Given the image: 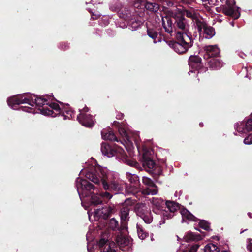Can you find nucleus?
<instances>
[{"label":"nucleus","instance_id":"nucleus-1","mask_svg":"<svg viewBox=\"0 0 252 252\" xmlns=\"http://www.w3.org/2000/svg\"><path fill=\"white\" fill-rule=\"evenodd\" d=\"M85 177L97 186L95 187L86 179L77 178L76 187L79 195L81 193L84 197L90 196V202L94 205L102 203L100 196L110 199L113 193L117 194L123 190V186L109 177L106 171L100 168H91L86 172Z\"/></svg>","mask_w":252,"mask_h":252},{"label":"nucleus","instance_id":"nucleus-2","mask_svg":"<svg viewBox=\"0 0 252 252\" xmlns=\"http://www.w3.org/2000/svg\"><path fill=\"white\" fill-rule=\"evenodd\" d=\"M162 25L165 32L171 35L174 32L176 34L177 32L189 33L188 20L182 12L172 13L170 15L162 17Z\"/></svg>","mask_w":252,"mask_h":252},{"label":"nucleus","instance_id":"nucleus-3","mask_svg":"<svg viewBox=\"0 0 252 252\" xmlns=\"http://www.w3.org/2000/svg\"><path fill=\"white\" fill-rule=\"evenodd\" d=\"M33 96L35 97V99H33V95L30 93L19 94L8 98L7 103L14 109H15V107L23 103H27L31 106L36 105L39 107V109L46 107L45 105H48V99L44 96H37L35 95Z\"/></svg>","mask_w":252,"mask_h":252},{"label":"nucleus","instance_id":"nucleus-4","mask_svg":"<svg viewBox=\"0 0 252 252\" xmlns=\"http://www.w3.org/2000/svg\"><path fill=\"white\" fill-rule=\"evenodd\" d=\"M193 44V40L190 33L177 32L176 40L169 42V45L176 53L182 54L186 53Z\"/></svg>","mask_w":252,"mask_h":252},{"label":"nucleus","instance_id":"nucleus-5","mask_svg":"<svg viewBox=\"0 0 252 252\" xmlns=\"http://www.w3.org/2000/svg\"><path fill=\"white\" fill-rule=\"evenodd\" d=\"M215 2L217 5L221 4L222 13L225 15L234 19H237L240 17L239 7L236 6L234 0H215Z\"/></svg>","mask_w":252,"mask_h":252},{"label":"nucleus","instance_id":"nucleus-6","mask_svg":"<svg viewBox=\"0 0 252 252\" xmlns=\"http://www.w3.org/2000/svg\"><path fill=\"white\" fill-rule=\"evenodd\" d=\"M150 152L145 151L142 156L141 162L145 169H151L153 173L158 175L161 174L162 170L160 167L157 166L154 161L152 159Z\"/></svg>","mask_w":252,"mask_h":252},{"label":"nucleus","instance_id":"nucleus-7","mask_svg":"<svg viewBox=\"0 0 252 252\" xmlns=\"http://www.w3.org/2000/svg\"><path fill=\"white\" fill-rule=\"evenodd\" d=\"M101 151L103 155L108 157L123 156L124 153V150L122 148L115 144L110 145L106 142L102 143Z\"/></svg>","mask_w":252,"mask_h":252},{"label":"nucleus","instance_id":"nucleus-8","mask_svg":"<svg viewBox=\"0 0 252 252\" xmlns=\"http://www.w3.org/2000/svg\"><path fill=\"white\" fill-rule=\"evenodd\" d=\"M142 182L146 186L142 190L141 192L143 194L154 195L158 193V187L151 179L147 177H143Z\"/></svg>","mask_w":252,"mask_h":252},{"label":"nucleus","instance_id":"nucleus-9","mask_svg":"<svg viewBox=\"0 0 252 252\" xmlns=\"http://www.w3.org/2000/svg\"><path fill=\"white\" fill-rule=\"evenodd\" d=\"M115 240L117 246L123 251L129 249L132 241V239L129 236L123 234L118 235Z\"/></svg>","mask_w":252,"mask_h":252},{"label":"nucleus","instance_id":"nucleus-10","mask_svg":"<svg viewBox=\"0 0 252 252\" xmlns=\"http://www.w3.org/2000/svg\"><path fill=\"white\" fill-rule=\"evenodd\" d=\"M166 208L168 210H165L163 213L164 218L167 219L172 218L174 216V213L180 208L179 204L173 201H166Z\"/></svg>","mask_w":252,"mask_h":252},{"label":"nucleus","instance_id":"nucleus-11","mask_svg":"<svg viewBox=\"0 0 252 252\" xmlns=\"http://www.w3.org/2000/svg\"><path fill=\"white\" fill-rule=\"evenodd\" d=\"M204 51V58L209 60L212 58H216L219 56L220 50L217 45H208L203 47Z\"/></svg>","mask_w":252,"mask_h":252},{"label":"nucleus","instance_id":"nucleus-12","mask_svg":"<svg viewBox=\"0 0 252 252\" xmlns=\"http://www.w3.org/2000/svg\"><path fill=\"white\" fill-rule=\"evenodd\" d=\"M77 120L82 126L91 128L94 125L93 116L91 114L81 113L77 116Z\"/></svg>","mask_w":252,"mask_h":252},{"label":"nucleus","instance_id":"nucleus-13","mask_svg":"<svg viewBox=\"0 0 252 252\" xmlns=\"http://www.w3.org/2000/svg\"><path fill=\"white\" fill-rule=\"evenodd\" d=\"M48 107L56 111V114H61V116L63 117V119L64 120L69 119V117H71L72 112L70 110L65 108L63 109H61L58 103L53 102L51 103L50 104H48Z\"/></svg>","mask_w":252,"mask_h":252},{"label":"nucleus","instance_id":"nucleus-14","mask_svg":"<svg viewBox=\"0 0 252 252\" xmlns=\"http://www.w3.org/2000/svg\"><path fill=\"white\" fill-rule=\"evenodd\" d=\"M236 128L239 133H246L252 131V118L245 119L236 126Z\"/></svg>","mask_w":252,"mask_h":252},{"label":"nucleus","instance_id":"nucleus-15","mask_svg":"<svg viewBox=\"0 0 252 252\" xmlns=\"http://www.w3.org/2000/svg\"><path fill=\"white\" fill-rule=\"evenodd\" d=\"M153 205V211L156 214H159L161 212L162 214L166 209V202L163 199L159 198H153L152 200Z\"/></svg>","mask_w":252,"mask_h":252},{"label":"nucleus","instance_id":"nucleus-16","mask_svg":"<svg viewBox=\"0 0 252 252\" xmlns=\"http://www.w3.org/2000/svg\"><path fill=\"white\" fill-rule=\"evenodd\" d=\"M188 63L192 69L199 70L203 66L201 58L197 55H191L188 60Z\"/></svg>","mask_w":252,"mask_h":252},{"label":"nucleus","instance_id":"nucleus-17","mask_svg":"<svg viewBox=\"0 0 252 252\" xmlns=\"http://www.w3.org/2000/svg\"><path fill=\"white\" fill-rule=\"evenodd\" d=\"M136 14L135 10L133 7H125L118 12V15L120 18L124 19L126 21L130 19Z\"/></svg>","mask_w":252,"mask_h":252},{"label":"nucleus","instance_id":"nucleus-18","mask_svg":"<svg viewBox=\"0 0 252 252\" xmlns=\"http://www.w3.org/2000/svg\"><path fill=\"white\" fill-rule=\"evenodd\" d=\"M98 244L100 250L103 252H116V251L113 249L114 246L116 245L114 242L108 243V240L101 238Z\"/></svg>","mask_w":252,"mask_h":252},{"label":"nucleus","instance_id":"nucleus-19","mask_svg":"<svg viewBox=\"0 0 252 252\" xmlns=\"http://www.w3.org/2000/svg\"><path fill=\"white\" fill-rule=\"evenodd\" d=\"M102 138L105 140L114 141L117 142H120L121 143L123 142L116 136L113 131L110 128L104 129L101 132Z\"/></svg>","mask_w":252,"mask_h":252},{"label":"nucleus","instance_id":"nucleus-20","mask_svg":"<svg viewBox=\"0 0 252 252\" xmlns=\"http://www.w3.org/2000/svg\"><path fill=\"white\" fill-rule=\"evenodd\" d=\"M126 177L135 191H137V189H140L141 184L139 178L137 175L127 172L126 173Z\"/></svg>","mask_w":252,"mask_h":252},{"label":"nucleus","instance_id":"nucleus-21","mask_svg":"<svg viewBox=\"0 0 252 252\" xmlns=\"http://www.w3.org/2000/svg\"><path fill=\"white\" fill-rule=\"evenodd\" d=\"M114 212V209L113 207L105 206L101 210L98 211V214L102 218L106 220L111 217Z\"/></svg>","mask_w":252,"mask_h":252},{"label":"nucleus","instance_id":"nucleus-22","mask_svg":"<svg viewBox=\"0 0 252 252\" xmlns=\"http://www.w3.org/2000/svg\"><path fill=\"white\" fill-rule=\"evenodd\" d=\"M180 213L182 215L183 220L186 219L189 221L197 222L199 220V219L197 218L185 208H183L180 210Z\"/></svg>","mask_w":252,"mask_h":252},{"label":"nucleus","instance_id":"nucleus-23","mask_svg":"<svg viewBox=\"0 0 252 252\" xmlns=\"http://www.w3.org/2000/svg\"><path fill=\"white\" fill-rule=\"evenodd\" d=\"M139 19L137 14H135L134 16L127 21L128 26L131 28L132 30H137L142 24L143 22Z\"/></svg>","mask_w":252,"mask_h":252},{"label":"nucleus","instance_id":"nucleus-24","mask_svg":"<svg viewBox=\"0 0 252 252\" xmlns=\"http://www.w3.org/2000/svg\"><path fill=\"white\" fill-rule=\"evenodd\" d=\"M183 239L186 242L191 241H199L201 240L202 238L199 234H196L191 231H189L184 235Z\"/></svg>","mask_w":252,"mask_h":252},{"label":"nucleus","instance_id":"nucleus-25","mask_svg":"<svg viewBox=\"0 0 252 252\" xmlns=\"http://www.w3.org/2000/svg\"><path fill=\"white\" fill-rule=\"evenodd\" d=\"M134 210L137 215L140 217L144 215L146 213V211H148L145 204L142 203H136L134 207Z\"/></svg>","mask_w":252,"mask_h":252},{"label":"nucleus","instance_id":"nucleus-26","mask_svg":"<svg viewBox=\"0 0 252 252\" xmlns=\"http://www.w3.org/2000/svg\"><path fill=\"white\" fill-rule=\"evenodd\" d=\"M208 61V65L209 67L213 69H218L221 67V64L220 61L216 58H212Z\"/></svg>","mask_w":252,"mask_h":252},{"label":"nucleus","instance_id":"nucleus-27","mask_svg":"<svg viewBox=\"0 0 252 252\" xmlns=\"http://www.w3.org/2000/svg\"><path fill=\"white\" fill-rule=\"evenodd\" d=\"M39 110L42 114L51 116L52 117H56L58 115H61L60 114H56V111L49 107L48 106H46V107H43L42 108L39 109Z\"/></svg>","mask_w":252,"mask_h":252},{"label":"nucleus","instance_id":"nucleus-28","mask_svg":"<svg viewBox=\"0 0 252 252\" xmlns=\"http://www.w3.org/2000/svg\"><path fill=\"white\" fill-rule=\"evenodd\" d=\"M130 209L127 206H125L120 210V217L122 221H126L129 220V212Z\"/></svg>","mask_w":252,"mask_h":252},{"label":"nucleus","instance_id":"nucleus-29","mask_svg":"<svg viewBox=\"0 0 252 252\" xmlns=\"http://www.w3.org/2000/svg\"><path fill=\"white\" fill-rule=\"evenodd\" d=\"M145 8L151 12H156L158 10L159 6L158 4L155 2L147 1L145 3Z\"/></svg>","mask_w":252,"mask_h":252},{"label":"nucleus","instance_id":"nucleus-30","mask_svg":"<svg viewBox=\"0 0 252 252\" xmlns=\"http://www.w3.org/2000/svg\"><path fill=\"white\" fill-rule=\"evenodd\" d=\"M203 33L205 35V37L210 38L212 37L215 34V29L211 26H207L206 27Z\"/></svg>","mask_w":252,"mask_h":252},{"label":"nucleus","instance_id":"nucleus-31","mask_svg":"<svg viewBox=\"0 0 252 252\" xmlns=\"http://www.w3.org/2000/svg\"><path fill=\"white\" fill-rule=\"evenodd\" d=\"M147 34L149 37L151 38L155 41L157 38L158 33L156 28L147 27Z\"/></svg>","mask_w":252,"mask_h":252},{"label":"nucleus","instance_id":"nucleus-32","mask_svg":"<svg viewBox=\"0 0 252 252\" xmlns=\"http://www.w3.org/2000/svg\"><path fill=\"white\" fill-rule=\"evenodd\" d=\"M137 231L139 238L141 240H144L149 236V233L140 225H137Z\"/></svg>","mask_w":252,"mask_h":252},{"label":"nucleus","instance_id":"nucleus-33","mask_svg":"<svg viewBox=\"0 0 252 252\" xmlns=\"http://www.w3.org/2000/svg\"><path fill=\"white\" fill-rule=\"evenodd\" d=\"M199 220L198 225L199 227L207 231L212 230L210 228V224L207 221L204 220Z\"/></svg>","mask_w":252,"mask_h":252},{"label":"nucleus","instance_id":"nucleus-34","mask_svg":"<svg viewBox=\"0 0 252 252\" xmlns=\"http://www.w3.org/2000/svg\"><path fill=\"white\" fill-rule=\"evenodd\" d=\"M204 251L205 252H220L218 247L213 244H207L205 247Z\"/></svg>","mask_w":252,"mask_h":252},{"label":"nucleus","instance_id":"nucleus-35","mask_svg":"<svg viewBox=\"0 0 252 252\" xmlns=\"http://www.w3.org/2000/svg\"><path fill=\"white\" fill-rule=\"evenodd\" d=\"M196 24L198 31L200 33L203 32L206 27L207 26V24L206 22L204 21H201L198 19L196 20Z\"/></svg>","mask_w":252,"mask_h":252},{"label":"nucleus","instance_id":"nucleus-36","mask_svg":"<svg viewBox=\"0 0 252 252\" xmlns=\"http://www.w3.org/2000/svg\"><path fill=\"white\" fill-rule=\"evenodd\" d=\"M145 222L146 223H150L153 220V217L151 216L150 211H146V213L141 217Z\"/></svg>","mask_w":252,"mask_h":252},{"label":"nucleus","instance_id":"nucleus-37","mask_svg":"<svg viewBox=\"0 0 252 252\" xmlns=\"http://www.w3.org/2000/svg\"><path fill=\"white\" fill-rule=\"evenodd\" d=\"M109 226L113 230L118 229L119 223L114 218L111 219L109 221Z\"/></svg>","mask_w":252,"mask_h":252},{"label":"nucleus","instance_id":"nucleus-38","mask_svg":"<svg viewBox=\"0 0 252 252\" xmlns=\"http://www.w3.org/2000/svg\"><path fill=\"white\" fill-rule=\"evenodd\" d=\"M126 163L127 165L138 168L140 167L139 163L133 159H128L126 160Z\"/></svg>","mask_w":252,"mask_h":252},{"label":"nucleus","instance_id":"nucleus-39","mask_svg":"<svg viewBox=\"0 0 252 252\" xmlns=\"http://www.w3.org/2000/svg\"><path fill=\"white\" fill-rule=\"evenodd\" d=\"M181 12L184 14V17L186 16L187 17L190 18L192 19H195L196 18L195 15L189 10H185L183 12Z\"/></svg>","mask_w":252,"mask_h":252},{"label":"nucleus","instance_id":"nucleus-40","mask_svg":"<svg viewBox=\"0 0 252 252\" xmlns=\"http://www.w3.org/2000/svg\"><path fill=\"white\" fill-rule=\"evenodd\" d=\"M110 9L112 11H117L118 12L121 9V4L120 2H117L116 3V5H111L110 6Z\"/></svg>","mask_w":252,"mask_h":252},{"label":"nucleus","instance_id":"nucleus-41","mask_svg":"<svg viewBox=\"0 0 252 252\" xmlns=\"http://www.w3.org/2000/svg\"><path fill=\"white\" fill-rule=\"evenodd\" d=\"M244 143L247 145L252 144V133L249 134L244 139Z\"/></svg>","mask_w":252,"mask_h":252},{"label":"nucleus","instance_id":"nucleus-42","mask_svg":"<svg viewBox=\"0 0 252 252\" xmlns=\"http://www.w3.org/2000/svg\"><path fill=\"white\" fill-rule=\"evenodd\" d=\"M118 131L121 136L123 137H126L127 136L126 131V129L122 127V125L118 127Z\"/></svg>","mask_w":252,"mask_h":252},{"label":"nucleus","instance_id":"nucleus-43","mask_svg":"<svg viewBox=\"0 0 252 252\" xmlns=\"http://www.w3.org/2000/svg\"><path fill=\"white\" fill-rule=\"evenodd\" d=\"M135 202L136 200L135 199H132L129 198L125 200V204L128 207V206H132L134 205Z\"/></svg>","mask_w":252,"mask_h":252},{"label":"nucleus","instance_id":"nucleus-44","mask_svg":"<svg viewBox=\"0 0 252 252\" xmlns=\"http://www.w3.org/2000/svg\"><path fill=\"white\" fill-rule=\"evenodd\" d=\"M60 48L63 50H66L69 49V46L68 43L65 42H61L60 44Z\"/></svg>","mask_w":252,"mask_h":252},{"label":"nucleus","instance_id":"nucleus-45","mask_svg":"<svg viewBox=\"0 0 252 252\" xmlns=\"http://www.w3.org/2000/svg\"><path fill=\"white\" fill-rule=\"evenodd\" d=\"M21 109L22 110L28 112H31L32 110V108L29 107H21Z\"/></svg>","mask_w":252,"mask_h":252},{"label":"nucleus","instance_id":"nucleus-46","mask_svg":"<svg viewBox=\"0 0 252 252\" xmlns=\"http://www.w3.org/2000/svg\"><path fill=\"white\" fill-rule=\"evenodd\" d=\"M199 246L198 245L193 246L188 252H196Z\"/></svg>","mask_w":252,"mask_h":252},{"label":"nucleus","instance_id":"nucleus-47","mask_svg":"<svg viewBox=\"0 0 252 252\" xmlns=\"http://www.w3.org/2000/svg\"><path fill=\"white\" fill-rule=\"evenodd\" d=\"M113 126H115L118 128L120 126H121V125L119 122L114 121L113 123Z\"/></svg>","mask_w":252,"mask_h":252},{"label":"nucleus","instance_id":"nucleus-48","mask_svg":"<svg viewBox=\"0 0 252 252\" xmlns=\"http://www.w3.org/2000/svg\"><path fill=\"white\" fill-rule=\"evenodd\" d=\"M250 242V244L248 245V246H247V248L248 249V250H249L250 251H252V243L251 242V241H252V239H248Z\"/></svg>","mask_w":252,"mask_h":252},{"label":"nucleus","instance_id":"nucleus-49","mask_svg":"<svg viewBox=\"0 0 252 252\" xmlns=\"http://www.w3.org/2000/svg\"><path fill=\"white\" fill-rule=\"evenodd\" d=\"M116 118L117 119H122L123 118V114L122 113H120L117 115Z\"/></svg>","mask_w":252,"mask_h":252},{"label":"nucleus","instance_id":"nucleus-50","mask_svg":"<svg viewBox=\"0 0 252 252\" xmlns=\"http://www.w3.org/2000/svg\"><path fill=\"white\" fill-rule=\"evenodd\" d=\"M100 16V15H94L93 14H92V17L93 19H96L98 18Z\"/></svg>","mask_w":252,"mask_h":252},{"label":"nucleus","instance_id":"nucleus-51","mask_svg":"<svg viewBox=\"0 0 252 252\" xmlns=\"http://www.w3.org/2000/svg\"><path fill=\"white\" fill-rule=\"evenodd\" d=\"M135 1L136 2L135 5L136 4H139L142 2V0H135Z\"/></svg>","mask_w":252,"mask_h":252},{"label":"nucleus","instance_id":"nucleus-52","mask_svg":"<svg viewBox=\"0 0 252 252\" xmlns=\"http://www.w3.org/2000/svg\"><path fill=\"white\" fill-rule=\"evenodd\" d=\"M205 1H208V3L210 4L211 3H213L215 0H205Z\"/></svg>","mask_w":252,"mask_h":252},{"label":"nucleus","instance_id":"nucleus-53","mask_svg":"<svg viewBox=\"0 0 252 252\" xmlns=\"http://www.w3.org/2000/svg\"><path fill=\"white\" fill-rule=\"evenodd\" d=\"M83 111L85 112H87L89 111V108L88 107H85L83 108Z\"/></svg>","mask_w":252,"mask_h":252},{"label":"nucleus","instance_id":"nucleus-54","mask_svg":"<svg viewBox=\"0 0 252 252\" xmlns=\"http://www.w3.org/2000/svg\"><path fill=\"white\" fill-rule=\"evenodd\" d=\"M199 126L200 127H203V123H199Z\"/></svg>","mask_w":252,"mask_h":252},{"label":"nucleus","instance_id":"nucleus-55","mask_svg":"<svg viewBox=\"0 0 252 252\" xmlns=\"http://www.w3.org/2000/svg\"><path fill=\"white\" fill-rule=\"evenodd\" d=\"M60 103L61 104H63V103H62V102H60Z\"/></svg>","mask_w":252,"mask_h":252},{"label":"nucleus","instance_id":"nucleus-56","mask_svg":"<svg viewBox=\"0 0 252 252\" xmlns=\"http://www.w3.org/2000/svg\"><path fill=\"white\" fill-rule=\"evenodd\" d=\"M223 252H227V251H224Z\"/></svg>","mask_w":252,"mask_h":252}]
</instances>
